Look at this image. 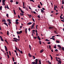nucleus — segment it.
I'll return each instance as SVG.
<instances>
[{
    "label": "nucleus",
    "instance_id": "31",
    "mask_svg": "<svg viewBox=\"0 0 64 64\" xmlns=\"http://www.w3.org/2000/svg\"><path fill=\"white\" fill-rule=\"evenodd\" d=\"M6 8H7V9H9L10 8H9V7H8V5H7V6H6Z\"/></svg>",
    "mask_w": 64,
    "mask_h": 64
},
{
    "label": "nucleus",
    "instance_id": "13",
    "mask_svg": "<svg viewBox=\"0 0 64 64\" xmlns=\"http://www.w3.org/2000/svg\"><path fill=\"white\" fill-rule=\"evenodd\" d=\"M32 24V22H30L28 23H27V24L28 25H30L31 24Z\"/></svg>",
    "mask_w": 64,
    "mask_h": 64
},
{
    "label": "nucleus",
    "instance_id": "27",
    "mask_svg": "<svg viewBox=\"0 0 64 64\" xmlns=\"http://www.w3.org/2000/svg\"><path fill=\"white\" fill-rule=\"evenodd\" d=\"M6 0H2V2H4Z\"/></svg>",
    "mask_w": 64,
    "mask_h": 64
},
{
    "label": "nucleus",
    "instance_id": "3",
    "mask_svg": "<svg viewBox=\"0 0 64 64\" xmlns=\"http://www.w3.org/2000/svg\"><path fill=\"white\" fill-rule=\"evenodd\" d=\"M23 6H24V7H23V8L24 9V8H26V7H24V2H23Z\"/></svg>",
    "mask_w": 64,
    "mask_h": 64
},
{
    "label": "nucleus",
    "instance_id": "14",
    "mask_svg": "<svg viewBox=\"0 0 64 64\" xmlns=\"http://www.w3.org/2000/svg\"><path fill=\"white\" fill-rule=\"evenodd\" d=\"M54 28L53 27H49V29H53Z\"/></svg>",
    "mask_w": 64,
    "mask_h": 64
},
{
    "label": "nucleus",
    "instance_id": "51",
    "mask_svg": "<svg viewBox=\"0 0 64 64\" xmlns=\"http://www.w3.org/2000/svg\"><path fill=\"white\" fill-rule=\"evenodd\" d=\"M16 4H18V2H16Z\"/></svg>",
    "mask_w": 64,
    "mask_h": 64
},
{
    "label": "nucleus",
    "instance_id": "64",
    "mask_svg": "<svg viewBox=\"0 0 64 64\" xmlns=\"http://www.w3.org/2000/svg\"><path fill=\"white\" fill-rule=\"evenodd\" d=\"M51 46H50V45L49 46V48H51Z\"/></svg>",
    "mask_w": 64,
    "mask_h": 64
},
{
    "label": "nucleus",
    "instance_id": "28",
    "mask_svg": "<svg viewBox=\"0 0 64 64\" xmlns=\"http://www.w3.org/2000/svg\"><path fill=\"white\" fill-rule=\"evenodd\" d=\"M21 11L20 12H21L23 14L24 13V12L22 10H20Z\"/></svg>",
    "mask_w": 64,
    "mask_h": 64
},
{
    "label": "nucleus",
    "instance_id": "60",
    "mask_svg": "<svg viewBox=\"0 0 64 64\" xmlns=\"http://www.w3.org/2000/svg\"><path fill=\"white\" fill-rule=\"evenodd\" d=\"M1 40L2 41H3V42L4 41V40H3V39L2 38H1Z\"/></svg>",
    "mask_w": 64,
    "mask_h": 64
},
{
    "label": "nucleus",
    "instance_id": "36",
    "mask_svg": "<svg viewBox=\"0 0 64 64\" xmlns=\"http://www.w3.org/2000/svg\"><path fill=\"white\" fill-rule=\"evenodd\" d=\"M60 19H62V20L63 19H64L63 17H61V16H60Z\"/></svg>",
    "mask_w": 64,
    "mask_h": 64
},
{
    "label": "nucleus",
    "instance_id": "5",
    "mask_svg": "<svg viewBox=\"0 0 64 64\" xmlns=\"http://www.w3.org/2000/svg\"><path fill=\"white\" fill-rule=\"evenodd\" d=\"M3 24H4L5 25H6V26H7V27L8 26V24H7V23H6L4 22Z\"/></svg>",
    "mask_w": 64,
    "mask_h": 64
},
{
    "label": "nucleus",
    "instance_id": "45",
    "mask_svg": "<svg viewBox=\"0 0 64 64\" xmlns=\"http://www.w3.org/2000/svg\"><path fill=\"white\" fill-rule=\"evenodd\" d=\"M7 57L8 58H10V56H9V55L8 54H7Z\"/></svg>",
    "mask_w": 64,
    "mask_h": 64
},
{
    "label": "nucleus",
    "instance_id": "58",
    "mask_svg": "<svg viewBox=\"0 0 64 64\" xmlns=\"http://www.w3.org/2000/svg\"><path fill=\"white\" fill-rule=\"evenodd\" d=\"M9 52V53L10 54V55H11V53L10 52V51H8Z\"/></svg>",
    "mask_w": 64,
    "mask_h": 64
},
{
    "label": "nucleus",
    "instance_id": "50",
    "mask_svg": "<svg viewBox=\"0 0 64 64\" xmlns=\"http://www.w3.org/2000/svg\"><path fill=\"white\" fill-rule=\"evenodd\" d=\"M48 44H50V42H48Z\"/></svg>",
    "mask_w": 64,
    "mask_h": 64
},
{
    "label": "nucleus",
    "instance_id": "29",
    "mask_svg": "<svg viewBox=\"0 0 64 64\" xmlns=\"http://www.w3.org/2000/svg\"><path fill=\"white\" fill-rule=\"evenodd\" d=\"M38 7L39 8H40V6H39V5L38 4Z\"/></svg>",
    "mask_w": 64,
    "mask_h": 64
},
{
    "label": "nucleus",
    "instance_id": "55",
    "mask_svg": "<svg viewBox=\"0 0 64 64\" xmlns=\"http://www.w3.org/2000/svg\"><path fill=\"white\" fill-rule=\"evenodd\" d=\"M10 2H11V3H12L13 2V0H11L10 1Z\"/></svg>",
    "mask_w": 64,
    "mask_h": 64
},
{
    "label": "nucleus",
    "instance_id": "56",
    "mask_svg": "<svg viewBox=\"0 0 64 64\" xmlns=\"http://www.w3.org/2000/svg\"><path fill=\"white\" fill-rule=\"evenodd\" d=\"M17 62H14V64H17Z\"/></svg>",
    "mask_w": 64,
    "mask_h": 64
},
{
    "label": "nucleus",
    "instance_id": "26",
    "mask_svg": "<svg viewBox=\"0 0 64 64\" xmlns=\"http://www.w3.org/2000/svg\"><path fill=\"white\" fill-rule=\"evenodd\" d=\"M34 26V25H32L31 29H32Z\"/></svg>",
    "mask_w": 64,
    "mask_h": 64
},
{
    "label": "nucleus",
    "instance_id": "24",
    "mask_svg": "<svg viewBox=\"0 0 64 64\" xmlns=\"http://www.w3.org/2000/svg\"><path fill=\"white\" fill-rule=\"evenodd\" d=\"M10 19H7V21L8 22H10Z\"/></svg>",
    "mask_w": 64,
    "mask_h": 64
},
{
    "label": "nucleus",
    "instance_id": "21",
    "mask_svg": "<svg viewBox=\"0 0 64 64\" xmlns=\"http://www.w3.org/2000/svg\"><path fill=\"white\" fill-rule=\"evenodd\" d=\"M45 40L46 41H48V42H49V41H50L49 40H48V39H46V40Z\"/></svg>",
    "mask_w": 64,
    "mask_h": 64
},
{
    "label": "nucleus",
    "instance_id": "41",
    "mask_svg": "<svg viewBox=\"0 0 64 64\" xmlns=\"http://www.w3.org/2000/svg\"><path fill=\"white\" fill-rule=\"evenodd\" d=\"M19 52H20V54H23V52H22V51H19Z\"/></svg>",
    "mask_w": 64,
    "mask_h": 64
},
{
    "label": "nucleus",
    "instance_id": "10",
    "mask_svg": "<svg viewBox=\"0 0 64 64\" xmlns=\"http://www.w3.org/2000/svg\"><path fill=\"white\" fill-rule=\"evenodd\" d=\"M28 56L30 57H32V56L30 54V53H28Z\"/></svg>",
    "mask_w": 64,
    "mask_h": 64
},
{
    "label": "nucleus",
    "instance_id": "63",
    "mask_svg": "<svg viewBox=\"0 0 64 64\" xmlns=\"http://www.w3.org/2000/svg\"><path fill=\"white\" fill-rule=\"evenodd\" d=\"M35 22H34V23H33V24H32V25L34 26V25H35Z\"/></svg>",
    "mask_w": 64,
    "mask_h": 64
},
{
    "label": "nucleus",
    "instance_id": "7",
    "mask_svg": "<svg viewBox=\"0 0 64 64\" xmlns=\"http://www.w3.org/2000/svg\"><path fill=\"white\" fill-rule=\"evenodd\" d=\"M58 62L59 63V64H61L62 63L61 61L60 60H58Z\"/></svg>",
    "mask_w": 64,
    "mask_h": 64
},
{
    "label": "nucleus",
    "instance_id": "48",
    "mask_svg": "<svg viewBox=\"0 0 64 64\" xmlns=\"http://www.w3.org/2000/svg\"><path fill=\"white\" fill-rule=\"evenodd\" d=\"M6 16H7V17H8L9 16H8V14H6Z\"/></svg>",
    "mask_w": 64,
    "mask_h": 64
},
{
    "label": "nucleus",
    "instance_id": "61",
    "mask_svg": "<svg viewBox=\"0 0 64 64\" xmlns=\"http://www.w3.org/2000/svg\"><path fill=\"white\" fill-rule=\"evenodd\" d=\"M42 10H45V9L44 8H42Z\"/></svg>",
    "mask_w": 64,
    "mask_h": 64
},
{
    "label": "nucleus",
    "instance_id": "47",
    "mask_svg": "<svg viewBox=\"0 0 64 64\" xmlns=\"http://www.w3.org/2000/svg\"><path fill=\"white\" fill-rule=\"evenodd\" d=\"M62 49L64 51V48L63 47H62Z\"/></svg>",
    "mask_w": 64,
    "mask_h": 64
},
{
    "label": "nucleus",
    "instance_id": "6",
    "mask_svg": "<svg viewBox=\"0 0 64 64\" xmlns=\"http://www.w3.org/2000/svg\"><path fill=\"white\" fill-rule=\"evenodd\" d=\"M38 39L39 41H40V38L39 37V36H38Z\"/></svg>",
    "mask_w": 64,
    "mask_h": 64
},
{
    "label": "nucleus",
    "instance_id": "33",
    "mask_svg": "<svg viewBox=\"0 0 64 64\" xmlns=\"http://www.w3.org/2000/svg\"><path fill=\"white\" fill-rule=\"evenodd\" d=\"M7 34L8 35H9V31H7Z\"/></svg>",
    "mask_w": 64,
    "mask_h": 64
},
{
    "label": "nucleus",
    "instance_id": "54",
    "mask_svg": "<svg viewBox=\"0 0 64 64\" xmlns=\"http://www.w3.org/2000/svg\"><path fill=\"white\" fill-rule=\"evenodd\" d=\"M62 4H64V2L63 1H62Z\"/></svg>",
    "mask_w": 64,
    "mask_h": 64
},
{
    "label": "nucleus",
    "instance_id": "30",
    "mask_svg": "<svg viewBox=\"0 0 64 64\" xmlns=\"http://www.w3.org/2000/svg\"><path fill=\"white\" fill-rule=\"evenodd\" d=\"M39 42V44H42V42H41V41H40Z\"/></svg>",
    "mask_w": 64,
    "mask_h": 64
},
{
    "label": "nucleus",
    "instance_id": "8",
    "mask_svg": "<svg viewBox=\"0 0 64 64\" xmlns=\"http://www.w3.org/2000/svg\"><path fill=\"white\" fill-rule=\"evenodd\" d=\"M27 28H26L25 30V32H26V34H27Z\"/></svg>",
    "mask_w": 64,
    "mask_h": 64
},
{
    "label": "nucleus",
    "instance_id": "40",
    "mask_svg": "<svg viewBox=\"0 0 64 64\" xmlns=\"http://www.w3.org/2000/svg\"><path fill=\"white\" fill-rule=\"evenodd\" d=\"M12 60L13 62H14V58L13 57H12Z\"/></svg>",
    "mask_w": 64,
    "mask_h": 64
},
{
    "label": "nucleus",
    "instance_id": "39",
    "mask_svg": "<svg viewBox=\"0 0 64 64\" xmlns=\"http://www.w3.org/2000/svg\"><path fill=\"white\" fill-rule=\"evenodd\" d=\"M17 40H14V42H17L18 41H17Z\"/></svg>",
    "mask_w": 64,
    "mask_h": 64
},
{
    "label": "nucleus",
    "instance_id": "46",
    "mask_svg": "<svg viewBox=\"0 0 64 64\" xmlns=\"http://www.w3.org/2000/svg\"><path fill=\"white\" fill-rule=\"evenodd\" d=\"M34 39H36V38H37V37L36 36V37H34Z\"/></svg>",
    "mask_w": 64,
    "mask_h": 64
},
{
    "label": "nucleus",
    "instance_id": "34",
    "mask_svg": "<svg viewBox=\"0 0 64 64\" xmlns=\"http://www.w3.org/2000/svg\"><path fill=\"white\" fill-rule=\"evenodd\" d=\"M16 24L17 25L18 24H19V22H16Z\"/></svg>",
    "mask_w": 64,
    "mask_h": 64
},
{
    "label": "nucleus",
    "instance_id": "25",
    "mask_svg": "<svg viewBox=\"0 0 64 64\" xmlns=\"http://www.w3.org/2000/svg\"><path fill=\"white\" fill-rule=\"evenodd\" d=\"M48 62L49 63V64H51V62H50L49 60H48Z\"/></svg>",
    "mask_w": 64,
    "mask_h": 64
},
{
    "label": "nucleus",
    "instance_id": "16",
    "mask_svg": "<svg viewBox=\"0 0 64 64\" xmlns=\"http://www.w3.org/2000/svg\"><path fill=\"white\" fill-rule=\"evenodd\" d=\"M20 15L21 16H24V14H22V13H20Z\"/></svg>",
    "mask_w": 64,
    "mask_h": 64
},
{
    "label": "nucleus",
    "instance_id": "59",
    "mask_svg": "<svg viewBox=\"0 0 64 64\" xmlns=\"http://www.w3.org/2000/svg\"><path fill=\"white\" fill-rule=\"evenodd\" d=\"M16 40H18V41L20 40V39H17V38H16Z\"/></svg>",
    "mask_w": 64,
    "mask_h": 64
},
{
    "label": "nucleus",
    "instance_id": "18",
    "mask_svg": "<svg viewBox=\"0 0 64 64\" xmlns=\"http://www.w3.org/2000/svg\"><path fill=\"white\" fill-rule=\"evenodd\" d=\"M54 48L56 49V44L54 45Z\"/></svg>",
    "mask_w": 64,
    "mask_h": 64
},
{
    "label": "nucleus",
    "instance_id": "44",
    "mask_svg": "<svg viewBox=\"0 0 64 64\" xmlns=\"http://www.w3.org/2000/svg\"><path fill=\"white\" fill-rule=\"evenodd\" d=\"M32 57L33 58V59H35V56H32Z\"/></svg>",
    "mask_w": 64,
    "mask_h": 64
},
{
    "label": "nucleus",
    "instance_id": "11",
    "mask_svg": "<svg viewBox=\"0 0 64 64\" xmlns=\"http://www.w3.org/2000/svg\"><path fill=\"white\" fill-rule=\"evenodd\" d=\"M2 22H6V20L5 19H3L2 20Z\"/></svg>",
    "mask_w": 64,
    "mask_h": 64
},
{
    "label": "nucleus",
    "instance_id": "19",
    "mask_svg": "<svg viewBox=\"0 0 64 64\" xmlns=\"http://www.w3.org/2000/svg\"><path fill=\"white\" fill-rule=\"evenodd\" d=\"M40 10H41V12L42 13H44V10H42V9H40Z\"/></svg>",
    "mask_w": 64,
    "mask_h": 64
},
{
    "label": "nucleus",
    "instance_id": "57",
    "mask_svg": "<svg viewBox=\"0 0 64 64\" xmlns=\"http://www.w3.org/2000/svg\"><path fill=\"white\" fill-rule=\"evenodd\" d=\"M18 21V20L17 19V20H16V22H17Z\"/></svg>",
    "mask_w": 64,
    "mask_h": 64
},
{
    "label": "nucleus",
    "instance_id": "52",
    "mask_svg": "<svg viewBox=\"0 0 64 64\" xmlns=\"http://www.w3.org/2000/svg\"><path fill=\"white\" fill-rule=\"evenodd\" d=\"M19 10H21L20 9V8L19 7Z\"/></svg>",
    "mask_w": 64,
    "mask_h": 64
},
{
    "label": "nucleus",
    "instance_id": "20",
    "mask_svg": "<svg viewBox=\"0 0 64 64\" xmlns=\"http://www.w3.org/2000/svg\"><path fill=\"white\" fill-rule=\"evenodd\" d=\"M39 63L38 64H42V63H41V62H40V60H39Z\"/></svg>",
    "mask_w": 64,
    "mask_h": 64
},
{
    "label": "nucleus",
    "instance_id": "12",
    "mask_svg": "<svg viewBox=\"0 0 64 64\" xmlns=\"http://www.w3.org/2000/svg\"><path fill=\"white\" fill-rule=\"evenodd\" d=\"M58 47H59L60 48H61L62 47L60 46V45H57Z\"/></svg>",
    "mask_w": 64,
    "mask_h": 64
},
{
    "label": "nucleus",
    "instance_id": "35",
    "mask_svg": "<svg viewBox=\"0 0 64 64\" xmlns=\"http://www.w3.org/2000/svg\"><path fill=\"white\" fill-rule=\"evenodd\" d=\"M2 6H0V10H2Z\"/></svg>",
    "mask_w": 64,
    "mask_h": 64
},
{
    "label": "nucleus",
    "instance_id": "15",
    "mask_svg": "<svg viewBox=\"0 0 64 64\" xmlns=\"http://www.w3.org/2000/svg\"><path fill=\"white\" fill-rule=\"evenodd\" d=\"M56 42L58 43H60V42L58 40H56Z\"/></svg>",
    "mask_w": 64,
    "mask_h": 64
},
{
    "label": "nucleus",
    "instance_id": "49",
    "mask_svg": "<svg viewBox=\"0 0 64 64\" xmlns=\"http://www.w3.org/2000/svg\"><path fill=\"white\" fill-rule=\"evenodd\" d=\"M28 8H29V9H30L32 10V9L31 8L30 6H28Z\"/></svg>",
    "mask_w": 64,
    "mask_h": 64
},
{
    "label": "nucleus",
    "instance_id": "23",
    "mask_svg": "<svg viewBox=\"0 0 64 64\" xmlns=\"http://www.w3.org/2000/svg\"><path fill=\"white\" fill-rule=\"evenodd\" d=\"M38 18H40V15H38L37 16Z\"/></svg>",
    "mask_w": 64,
    "mask_h": 64
},
{
    "label": "nucleus",
    "instance_id": "9",
    "mask_svg": "<svg viewBox=\"0 0 64 64\" xmlns=\"http://www.w3.org/2000/svg\"><path fill=\"white\" fill-rule=\"evenodd\" d=\"M44 51V50L42 49V50H40V53H42V52H43V51Z\"/></svg>",
    "mask_w": 64,
    "mask_h": 64
},
{
    "label": "nucleus",
    "instance_id": "43",
    "mask_svg": "<svg viewBox=\"0 0 64 64\" xmlns=\"http://www.w3.org/2000/svg\"><path fill=\"white\" fill-rule=\"evenodd\" d=\"M40 4L41 5V6H42V2H40Z\"/></svg>",
    "mask_w": 64,
    "mask_h": 64
},
{
    "label": "nucleus",
    "instance_id": "38",
    "mask_svg": "<svg viewBox=\"0 0 64 64\" xmlns=\"http://www.w3.org/2000/svg\"><path fill=\"white\" fill-rule=\"evenodd\" d=\"M32 18V21H33V22H35V21L34 20V18Z\"/></svg>",
    "mask_w": 64,
    "mask_h": 64
},
{
    "label": "nucleus",
    "instance_id": "1",
    "mask_svg": "<svg viewBox=\"0 0 64 64\" xmlns=\"http://www.w3.org/2000/svg\"><path fill=\"white\" fill-rule=\"evenodd\" d=\"M38 60L36 59L35 60V62H32V64H38Z\"/></svg>",
    "mask_w": 64,
    "mask_h": 64
},
{
    "label": "nucleus",
    "instance_id": "53",
    "mask_svg": "<svg viewBox=\"0 0 64 64\" xmlns=\"http://www.w3.org/2000/svg\"><path fill=\"white\" fill-rule=\"evenodd\" d=\"M15 47L16 48V50H18L17 48L16 47V46H15Z\"/></svg>",
    "mask_w": 64,
    "mask_h": 64
},
{
    "label": "nucleus",
    "instance_id": "4",
    "mask_svg": "<svg viewBox=\"0 0 64 64\" xmlns=\"http://www.w3.org/2000/svg\"><path fill=\"white\" fill-rule=\"evenodd\" d=\"M4 47H5V48L6 51H8L7 48V47H6V46H4Z\"/></svg>",
    "mask_w": 64,
    "mask_h": 64
},
{
    "label": "nucleus",
    "instance_id": "2",
    "mask_svg": "<svg viewBox=\"0 0 64 64\" xmlns=\"http://www.w3.org/2000/svg\"><path fill=\"white\" fill-rule=\"evenodd\" d=\"M22 32V30L20 31L19 32L18 31L17 32V34H20Z\"/></svg>",
    "mask_w": 64,
    "mask_h": 64
},
{
    "label": "nucleus",
    "instance_id": "17",
    "mask_svg": "<svg viewBox=\"0 0 64 64\" xmlns=\"http://www.w3.org/2000/svg\"><path fill=\"white\" fill-rule=\"evenodd\" d=\"M2 6H5V4L4 3V2H2Z\"/></svg>",
    "mask_w": 64,
    "mask_h": 64
},
{
    "label": "nucleus",
    "instance_id": "37",
    "mask_svg": "<svg viewBox=\"0 0 64 64\" xmlns=\"http://www.w3.org/2000/svg\"><path fill=\"white\" fill-rule=\"evenodd\" d=\"M58 50L56 49L54 50V51L56 52H58Z\"/></svg>",
    "mask_w": 64,
    "mask_h": 64
},
{
    "label": "nucleus",
    "instance_id": "22",
    "mask_svg": "<svg viewBox=\"0 0 64 64\" xmlns=\"http://www.w3.org/2000/svg\"><path fill=\"white\" fill-rule=\"evenodd\" d=\"M13 12H14V14L15 15H16V12H15V11L14 10H13Z\"/></svg>",
    "mask_w": 64,
    "mask_h": 64
},
{
    "label": "nucleus",
    "instance_id": "32",
    "mask_svg": "<svg viewBox=\"0 0 64 64\" xmlns=\"http://www.w3.org/2000/svg\"><path fill=\"white\" fill-rule=\"evenodd\" d=\"M30 1L33 2H34V1L33 0H30Z\"/></svg>",
    "mask_w": 64,
    "mask_h": 64
},
{
    "label": "nucleus",
    "instance_id": "42",
    "mask_svg": "<svg viewBox=\"0 0 64 64\" xmlns=\"http://www.w3.org/2000/svg\"><path fill=\"white\" fill-rule=\"evenodd\" d=\"M18 17L19 18H20V16H19V15H18Z\"/></svg>",
    "mask_w": 64,
    "mask_h": 64
},
{
    "label": "nucleus",
    "instance_id": "62",
    "mask_svg": "<svg viewBox=\"0 0 64 64\" xmlns=\"http://www.w3.org/2000/svg\"><path fill=\"white\" fill-rule=\"evenodd\" d=\"M33 13L35 14H36V12L34 11L33 12Z\"/></svg>",
    "mask_w": 64,
    "mask_h": 64
}]
</instances>
